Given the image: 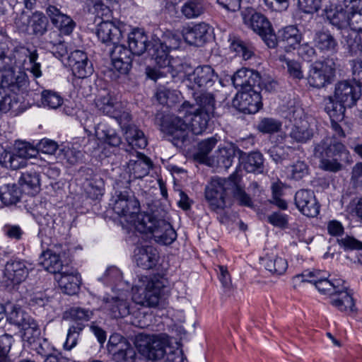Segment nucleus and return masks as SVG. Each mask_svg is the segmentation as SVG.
Listing matches in <instances>:
<instances>
[{
    "mask_svg": "<svg viewBox=\"0 0 362 362\" xmlns=\"http://www.w3.org/2000/svg\"><path fill=\"white\" fill-rule=\"evenodd\" d=\"M215 115L204 112L195 111L185 115V119L180 116H168L162 122V130L172 137V143L182 148L189 141V130L195 135L202 134L207 128L209 121Z\"/></svg>",
    "mask_w": 362,
    "mask_h": 362,
    "instance_id": "1",
    "label": "nucleus"
},
{
    "mask_svg": "<svg viewBox=\"0 0 362 362\" xmlns=\"http://www.w3.org/2000/svg\"><path fill=\"white\" fill-rule=\"evenodd\" d=\"M139 223H136V230L140 233H144L148 238L162 245L173 243L177 233L172 226L165 220L158 218L151 214H141Z\"/></svg>",
    "mask_w": 362,
    "mask_h": 362,
    "instance_id": "2",
    "label": "nucleus"
},
{
    "mask_svg": "<svg viewBox=\"0 0 362 362\" xmlns=\"http://www.w3.org/2000/svg\"><path fill=\"white\" fill-rule=\"evenodd\" d=\"M111 204L115 213L124 217L127 223L134 226L135 229L136 223H139L141 215L147 214L146 213H140L139 202L129 187L121 190L117 185Z\"/></svg>",
    "mask_w": 362,
    "mask_h": 362,
    "instance_id": "3",
    "label": "nucleus"
},
{
    "mask_svg": "<svg viewBox=\"0 0 362 362\" xmlns=\"http://www.w3.org/2000/svg\"><path fill=\"white\" fill-rule=\"evenodd\" d=\"M337 59L327 57L322 61L313 63L307 76L310 87L320 89L332 83L335 77Z\"/></svg>",
    "mask_w": 362,
    "mask_h": 362,
    "instance_id": "4",
    "label": "nucleus"
},
{
    "mask_svg": "<svg viewBox=\"0 0 362 362\" xmlns=\"http://www.w3.org/2000/svg\"><path fill=\"white\" fill-rule=\"evenodd\" d=\"M292 282L295 288L303 282L313 284L320 293L330 295L331 298L340 288L341 284H345L341 279L328 280L326 274L321 271H305L294 276Z\"/></svg>",
    "mask_w": 362,
    "mask_h": 362,
    "instance_id": "5",
    "label": "nucleus"
},
{
    "mask_svg": "<svg viewBox=\"0 0 362 362\" xmlns=\"http://www.w3.org/2000/svg\"><path fill=\"white\" fill-rule=\"evenodd\" d=\"M163 287V285L160 281L143 276L140 284L132 287V300L136 304L143 306L156 307L159 303Z\"/></svg>",
    "mask_w": 362,
    "mask_h": 362,
    "instance_id": "6",
    "label": "nucleus"
},
{
    "mask_svg": "<svg viewBox=\"0 0 362 362\" xmlns=\"http://www.w3.org/2000/svg\"><path fill=\"white\" fill-rule=\"evenodd\" d=\"M231 175L228 179L213 178L209 186L206 188L205 197L214 211L223 209L226 206V199L230 194Z\"/></svg>",
    "mask_w": 362,
    "mask_h": 362,
    "instance_id": "7",
    "label": "nucleus"
},
{
    "mask_svg": "<svg viewBox=\"0 0 362 362\" xmlns=\"http://www.w3.org/2000/svg\"><path fill=\"white\" fill-rule=\"evenodd\" d=\"M13 70L14 69H22L28 59L30 67L28 70L35 77L42 76L41 64L37 62L39 58L37 50L35 48L30 49L23 45L14 47L9 55Z\"/></svg>",
    "mask_w": 362,
    "mask_h": 362,
    "instance_id": "8",
    "label": "nucleus"
},
{
    "mask_svg": "<svg viewBox=\"0 0 362 362\" xmlns=\"http://www.w3.org/2000/svg\"><path fill=\"white\" fill-rule=\"evenodd\" d=\"M243 21L252 30L258 34L269 48L277 45V37L274 33L270 22L262 13L249 11L243 13Z\"/></svg>",
    "mask_w": 362,
    "mask_h": 362,
    "instance_id": "9",
    "label": "nucleus"
},
{
    "mask_svg": "<svg viewBox=\"0 0 362 362\" xmlns=\"http://www.w3.org/2000/svg\"><path fill=\"white\" fill-rule=\"evenodd\" d=\"M107 349L112 354V359L115 362H135L136 351L126 339L119 334L110 336Z\"/></svg>",
    "mask_w": 362,
    "mask_h": 362,
    "instance_id": "10",
    "label": "nucleus"
},
{
    "mask_svg": "<svg viewBox=\"0 0 362 362\" xmlns=\"http://www.w3.org/2000/svg\"><path fill=\"white\" fill-rule=\"evenodd\" d=\"M261 87L257 85L250 90H245L236 95L233 106L245 114H255L262 107Z\"/></svg>",
    "mask_w": 362,
    "mask_h": 362,
    "instance_id": "11",
    "label": "nucleus"
},
{
    "mask_svg": "<svg viewBox=\"0 0 362 362\" xmlns=\"http://www.w3.org/2000/svg\"><path fill=\"white\" fill-rule=\"evenodd\" d=\"M124 25L119 21L103 20L95 28V33L100 42L110 45L119 43L123 37Z\"/></svg>",
    "mask_w": 362,
    "mask_h": 362,
    "instance_id": "12",
    "label": "nucleus"
},
{
    "mask_svg": "<svg viewBox=\"0 0 362 362\" xmlns=\"http://www.w3.org/2000/svg\"><path fill=\"white\" fill-rule=\"evenodd\" d=\"M361 96L360 86L348 80L338 81L334 86V97L348 108L354 107Z\"/></svg>",
    "mask_w": 362,
    "mask_h": 362,
    "instance_id": "13",
    "label": "nucleus"
},
{
    "mask_svg": "<svg viewBox=\"0 0 362 362\" xmlns=\"http://www.w3.org/2000/svg\"><path fill=\"white\" fill-rule=\"evenodd\" d=\"M168 344L165 335H151L145 338L140 349L142 354L149 360H159L164 356Z\"/></svg>",
    "mask_w": 362,
    "mask_h": 362,
    "instance_id": "14",
    "label": "nucleus"
},
{
    "mask_svg": "<svg viewBox=\"0 0 362 362\" xmlns=\"http://www.w3.org/2000/svg\"><path fill=\"white\" fill-rule=\"evenodd\" d=\"M153 51V53L151 54L158 69H148L146 73L148 78L156 81L165 74L171 72V67L170 66V60L168 58L167 47L165 46L164 48L163 44L154 45Z\"/></svg>",
    "mask_w": 362,
    "mask_h": 362,
    "instance_id": "15",
    "label": "nucleus"
},
{
    "mask_svg": "<svg viewBox=\"0 0 362 362\" xmlns=\"http://www.w3.org/2000/svg\"><path fill=\"white\" fill-rule=\"evenodd\" d=\"M67 63L74 76L78 78H87L93 73V64L83 51L74 50L71 52L67 57Z\"/></svg>",
    "mask_w": 362,
    "mask_h": 362,
    "instance_id": "16",
    "label": "nucleus"
},
{
    "mask_svg": "<svg viewBox=\"0 0 362 362\" xmlns=\"http://www.w3.org/2000/svg\"><path fill=\"white\" fill-rule=\"evenodd\" d=\"M187 80L199 88L206 89L219 83L218 74L209 65L198 66L187 75Z\"/></svg>",
    "mask_w": 362,
    "mask_h": 362,
    "instance_id": "17",
    "label": "nucleus"
},
{
    "mask_svg": "<svg viewBox=\"0 0 362 362\" xmlns=\"http://www.w3.org/2000/svg\"><path fill=\"white\" fill-rule=\"evenodd\" d=\"M298 209L305 216L315 217L320 212V204L313 191L310 189L298 190L294 197Z\"/></svg>",
    "mask_w": 362,
    "mask_h": 362,
    "instance_id": "18",
    "label": "nucleus"
},
{
    "mask_svg": "<svg viewBox=\"0 0 362 362\" xmlns=\"http://www.w3.org/2000/svg\"><path fill=\"white\" fill-rule=\"evenodd\" d=\"M110 56L113 67L120 74H126L130 70L132 62V51L124 45L113 44Z\"/></svg>",
    "mask_w": 362,
    "mask_h": 362,
    "instance_id": "19",
    "label": "nucleus"
},
{
    "mask_svg": "<svg viewBox=\"0 0 362 362\" xmlns=\"http://www.w3.org/2000/svg\"><path fill=\"white\" fill-rule=\"evenodd\" d=\"M303 113L301 109L293 112V125L290 132L291 137L299 143H305L313 136V130L308 121L302 119Z\"/></svg>",
    "mask_w": 362,
    "mask_h": 362,
    "instance_id": "20",
    "label": "nucleus"
},
{
    "mask_svg": "<svg viewBox=\"0 0 362 362\" xmlns=\"http://www.w3.org/2000/svg\"><path fill=\"white\" fill-rule=\"evenodd\" d=\"M46 13L52 23L59 29L61 33L69 35L73 32L76 25L74 21L71 17L63 13L57 6L49 5L46 8Z\"/></svg>",
    "mask_w": 362,
    "mask_h": 362,
    "instance_id": "21",
    "label": "nucleus"
},
{
    "mask_svg": "<svg viewBox=\"0 0 362 362\" xmlns=\"http://www.w3.org/2000/svg\"><path fill=\"white\" fill-rule=\"evenodd\" d=\"M231 80L233 86L243 91L259 85L260 76L257 71L243 68L233 74Z\"/></svg>",
    "mask_w": 362,
    "mask_h": 362,
    "instance_id": "22",
    "label": "nucleus"
},
{
    "mask_svg": "<svg viewBox=\"0 0 362 362\" xmlns=\"http://www.w3.org/2000/svg\"><path fill=\"white\" fill-rule=\"evenodd\" d=\"M4 275L12 284H20L28 275L26 262L19 259H10L5 266Z\"/></svg>",
    "mask_w": 362,
    "mask_h": 362,
    "instance_id": "23",
    "label": "nucleus"
},
{
    "mask_svg": "<svg viewBox=\"0 0 362 362\" xmlns=\"http://www.w3.org/2000/svg\"><path fill=\"white\" fill-rule=\"evenodd\" d=\"M316 153H319L321 156L327 158H340L345 156L348 158L349 152L346 149L344 145L335 139L328 138L323 140L315 147Z\"/></svg>",
    "mask_w": 362,
    "mask_h": 362,
    "instance_id": "24",
    "label": "nucleus"
},
{
    "mask_svg": "<svg viewBox=\"0 0 362 362\" xmlns=\"http://www.w3.org/2000/svg\"><path fill=\"white\" fill-rule=\"evenodd\" d=\"M136 160L130 159L127 163V172L129 173L130 177L134 179H141L149 173L152 168L151 160L143 153L136 151Z\"/></svg>",
    "mask_w": 362,
    "mask_h": 362,
    "instance_id": "25",
    "label": "nucleus"
},
{
    "mask_svg": "<svg viewBox=\"0 0 362 362\" xmlns=\"http://www.w3.org/2000/svg\"><path fill=\"white\" fill-rule=\"evenodd\" d=\"M240 165L247 173L262 174L264 172L263 155L258 151H253L248 154L240 151Z\"/></svg>",
    "mask_w": 362,
    "mask_h": 362,
    "instance_id": "26",
    "label": "nucleus"
},
{
    "mask_svg": "<svg viewBox=\"0 0 362 362\" xmlns=\"http://www.w3.org/2000/svg\"><path fill=\"white\" fill-rule=\"evenodd\" d=\"M134 257L139 267L144 269H150L156 266L158 259V253L152 246H138L134 250Z\"/></svg>",
    "mask_w": 362,
    "mask_h": 362,
    "instance_id": "27",
    "label": "nucleus"
},
{
    "mask_svg": "<svg viewBox=\"0 0 362 362\" xmlns=\"http://www.w3.org/2000/svg\"><path fill=\"white\" fill-rule=\"evenodd\" d=\"M330 303L341 312L354 313L356 310L355 303L350 291L344 284L331 298Z\"/></svg>",
    "mask_w": 362,
    "mask_h": 362,
    "instance_id": "28",
    "label": "nucleus"
},
{
    "mask_svg": "<svg viewBox=\"0 0 362 362\" xmlns=\"http://www.w3.org/2000/svg\"><path fill=\"white\" fill-rule=\"evenodd\" d=\"M313 42L317 49L322 53H337L339 49L337 39L329 30L315 32Z\"/></svg>",
    "mask_w": 362,
    "mask_h": 362,
    "instance_id": "29",
    "label": "nucleus"
},
{
    "mask_svg": "<svg viewBox=\"0 0 362 362\" xmlns=\"http://www.w3.org/2000/svg\"><path fill=\"white\" fill-rule=\"evenodd\" d=\"M58 284L62 292L68 295H74L79 290L81 278L78 272L74 270L61 272L56 276Z\"/></svg>",
    "mask_w": 362,
    "mask_h": 362,
    "instance_id": "30",
    "label": "nucleus"
},
{
    "mask_svg": "<svg viewBox=\"0 0 362 362\" xmlns=\"http://www.w3.org/2000/svg\"><path fill=\"white\" fill-rule=\"evenodd\" d=\"M338 2L347 4L349 12V25L350 31L362 33V0H337Z\"/></svg>",
    "mask_w": 362,
    "mask_h": 362,
    "instance_id": "31",
    "label": "nucleus"
},
{
    "mask_svg": "<svg viewBox=\"0 0 362 362\" xmlns=\"http://www.w3.org/2000/svg\"><path fill=\"white\" fill-rule=\"evenodd\" d=\"M348 5L344 2H338L335 9L326 11V18L329 22L338 29L346 28L349 25Z\"/></svg>",
    "mask_w": 362,
    "mask_h": 362,
    "instance_id": "32",
    "label": "nucleus"
},
{
    "mask_svg": "<svg viewBox=\"0 0 362 362\" xmlns=\"http://www.w3.org/2000/svg\"><path fill=\"white\" fill-rule=\"evenodd\" d=\"M209 30L208 24L200 23L187 29L184 34V38L189 45L202 46L207 40Z\"/></svg>",
    "mask_w": 362,
    "mask_h": 362,
    "instance_id": "33",
    "label": "nucleus"
},
{
    "mask_svg": "<svg viewBox=\"0 0 362 362\" xmlns=\"http://www.w3.org/2000/svg\"><path fill=\"white\" fill-rule=\"evenodd\" d=\"M231 182L233 185L230 186V194L233 195L241 206L250 208L253 207L252 199L245 192L244 187L241 185V177L237 170L231 174Z\"/></svg>",
    "mask_w": 362,
    "mask_h": 362,
    "instance_id": "34",
    "label": "nucleus"
},
{
    "mask_svg": "<svg viewBox=\"0 0 362 362\" xmlns=\"http://www.w3.org/2000/svg\"><path fill=\"white\" fill-rule=\"evenodd\" d=\"M95 106L101 113L112 117L118 115L117 110L121 107V103L112 94L107 92L95 100Z\"/></svg>",
    "mask_w": 362,
    "mask_h": 362,
    "instance_id": "35",
    "label": "nucleus"
},
{
    "mask_svg": "<svg viewBox=\"0 0 362 362\" xmlns=\"http://www.w3.org/2000/svg\"><path fill=\"white\" fill-rule=\"evenodd\" d=\"M148 37L141 30H134L128 35L129 49L134 55H141L148 49Z\"/></svg>",
    "mask_w": 362,
    "mask_h": 362,
    "instance_id": "36",
    "label": "nucleus"
},
{
    "mask_svg": "<svg viewBox=\"0 0 362 362\" xmlns=\"http://www.w3.org/2000/svg\"><path fill=\"white\" fill-rule=\"evenodd\" d=\"M124 134L131 149L144 148L147 146V139L144 132L135 125H127Z\"/></svg>",
    "mask_w": 362,
    "mask_h": 362,
    "instance_id": "37",
    "label": "nucleus"
},
{
    "mask_svg": "<svg viewBox=\"0 0 362 362\" xmlns=\"http://www.w3.org/2000/svg\"><path fill=\"white\" fill-rule=\"evenodd\" d=\"M192 96L197 105L199 107V109L197 110V111L215 115L216 101L215 95L213 93L208 91L194 92L192 93Z\"/></svg>",
    "mask_w": 362,
    "mask_h": 362,
    "instance_id": "38",
    "label": "nucleus"
},
{
    "mask_svg": "<svg viewBox=\"0 0 362 362\" xmlns=\"http://www.w3.org/2000/svg\"><path fill=\"white\" fill-rule=\"evenodd\" d=\"M21 189L16 183H8L0 187V201L4 206L16 204L21 199Z\"/></svg>",
    "mask_w": 362,
    "mask_h": 362,
    "instance_id": "39",
    "label": "nucleus"
},
{
    "mask_svg": "<svg viewBox=\"0 0 362 362\" xmlns=\"http://www.w3.org/2000/svg\"><path fill=\"white\" fill-rule=\"evenodd\" d=\"M105 309L110 310L112 317H124L130 314L129 303L119 297L107 298L105 303Z\"/></svg>",
    "mask_w": 362,
    "mask_h": 362,
    "instance_id": "40",
    "label": "nucleus"
},
{
    "mask_svg": "<svg viewBox=\"0 0 362 362\" xmlns=\"http://www.w3.org/2000/svg\"><path fill=\"white\" fill-rule=\"evenodd\" d=\"M230 49L244 60L250 59L254 54L252 45L235 35H230Z\"/></svg>",
    "mask_w": 362,
    "mask_h": 362,
    "instance_id": "41",
    "label": "nucleus"
},
{
    "mask_svg": "<svg viewBox=\"0 0 362 362\" xmlns=\"http://www.w3.org/2000/svg\"><path fill=\"white\" fill-rule=\"evenodd\" d=\"M206 10L205 0H187L181 6L180 12L187 19L197 18Z\"/></svg>",
    "mask_w": 362,
    "mask_h": 362,
    "instance_id": "42",
    "label": "nucleus"
},
{
    "mask_svg": "<svg viewBox=\"0 0 362 362\" xmlns=\"http://www.w3.org/2000/svg\"><path fill=\"white\" fill-rule=\"evenodd\" d=\"M261 261L265 269L273 275H282L288 268L286 260L278 256L267 255L262 258Z\"/></svg>",
    "mask_w": 362,
    "mask_h": 362,
    "instance_id": "43",
    "label": "nucleus"
},
{
    "mask_svg": "<svg viewBox=\"0 0 362 362\" xmlns=\"http://www.w3.org/2000/svg\"><path fill=\"white\" fill-rule=\"evenodd\" d=\"M344 46L351 56H358L362 53V40L360 32L345 30L342 33Z\"/></svg>",
    "mask_w": 362,
    "mask_h": 362,
    "instance_id": "44",
    "label": "nucleus"
},
{
    "mask_svg": "<svg viewBox=\"0 0 362 362\" xmlns=\"http://www.w3.org/2000/svg\"><path fill=\"white\" fill-rule=\"evenodd\" d=\"M42 258L41 264L49 272L60 274L63 272V263L60 253L47 250L42 253Z\"/></svg>",
    "mask_w": 362,
    "mask_h": 362,
    "instance_id": "45",
    "label": "nucleus"
},
{
    "mask_svg": "<svg viewBox=\"0 0 362 362\" xmlns=\"http://www.w3.org/2000/svg\"><path fill=\"white\" fill-rule=\"evenodd\" d=\"M346 108L348 106H345V104L335 100L334 95L328 96L325 100V110L331 120L341 121L344 117Z\"/></svg>",
    "mask_w": 362,
    "mask_h": 362,
    "instance_id": "46",
    "label": "nucleus"
},
{
    "mask_svg": "<svg viewBox=\"0 0 362 362\" xmlns=\"http://www.w3.org/2000/svg\"><path fill=\"white\" fill-rule=\"evenodd\" d=\"M18 103L17 95L13 89L0 84V112L6 113Z\"/></svg>",
    "mask_w": 362,
    "mask_h": 362,
    "instance_id": "47",
    "label": "nucleus"
},
{
    "mask_svg": "<svg viewBox=\"0 0 362 362\" xmlns=\"http://www.w3.org/2000/svg\"><path fill=\"white\" fill-rule=\"evenodd\" d=\"M278 38L290 47L295 49L301 41L302 35L294 25L286 26L279 31Z\"/></svg>",
    "mask_w": 362,
    "mask_h": 362,
    "instance_id": "48",
    "label": "nucleus"
},
{
    "mask_svg": "<svg viewBox=\"0 0 362 362\" xmlns=\"http://www.w3.org/2000/svg\"><path fill=\"white\" fill-rule=\"evenodd\" d=\"M18 183L24 189L31 190L32 194L37 193L40 189V175L35 170H27L21 174Z\"/></svg>",
    "mask_w": 362,
    "mask_h": 362,
    "instance_id": "49",
    "label": "nucleus"
},
{
    "mask_svg": "<svg viewBox=\"0 0 362 362\" xmlns=\"http://www.w3.org/2000/svg\"><path fill=\"white\" fill-rule=\"evenodd\" d=\"M218 142L216 136H211L202 140L198 144L197 152L195 154V158L200 163L209 165V158L208 155L216 146Z\"/></svg>",
    "mask_w": 362,
    "mask_h": 362,
    "instance_id": "50",
    "label": "nucleus"
},
{
    "mask_svg": "<svg viewBox=\"0 0 362 362\" xmlns=\"http://www.w3.org/2000/svg\"><path fill=\"white\" fill-rule=\"evenodd\" d=\"M6 310H8V319L11 324L18 327L25 326L26 323L33 320V318L16 305L8 304L6 307Z\"/></svg>",
    "mask_w": 362,
    "mask_h": 362,
    "instance_id": "51",
    "label": "nucleus"
},
{
    "mask_svg": "<svg viewBox=\"0 0 362 362\" xmlns=\"http://www.w3.org/2000/svg\"><path fill=\"white\" fill-rule=\"evenodd\" d=\"M23 330L22 339L24 341V346L30 347L36 341L40 340V331L38 328L37 322L33 319L28 323L21 327Z\"/></svg>",
    "mask_w": 362,
    "mask_h": 362,
    "instance_id": "52",
    "label": "nucleus"
},
{
    "mask_svg": "<svg viewBox=\"0 0 362 362\" xmlns=\"http://www.w3.org/2000/svg\"><path fill=\"white\" fill-rule=\"evenodd\" d=\"M48 36L49 40L47 42L52 45V53L56 58L62 59L68 54L67 47L64 42L61 40L57 31L50 32Z\"/></svg>",
    "mask_w": 362,
    "mask_h": 362,
    "instance_id": "53",
    "label": "nucleus"
},
{
    "mask_svg": "<svg viewBox=\"0 0 362 362\" xmlns=\"http://www.w3.org/2000/svg\"><path fill=\"white\" fill-rule=\"evenodd\" d=\"M47 18L42 13L36 11L30 17V27L34 35L42 36L47 30Z\"/></svg>",
    "mask_w": 362,
    "mask_h": 362,
    "instance_id": "54",
    "label": "nucleus"
},
{
    "mask_svg": "<svg viewBox=\"0 0 362 362\" xmlns=\"http://www.w3.org/2000/svg\"><path fill=\"white\" fill-rule=\"evenodd\" d=\"M87 180L86 192L88 196L93 199H98L104 192V182L101 177L95 175L93 177H85Z\"/></svg>",
    "mask_w": 362,
    "mask_h": 362,
    "instance_id": "55",
    "label": "nucleus"
},
{
    "mask_svg": "<svg viewBox=\"0 0 362 362\" xmlns=\"http://www.w3.org/2000/svg\"><path fill=\"white\" fill-rule=\"evenodd\" d=\"M98 139L110 146H119L122 142L121 137L116 133L115 130L107 127L98 129L96 132Z\"/></svg>",
    "mask_w": 362,
    "mask_h": 362,
    "instance_id": "56",
    "label": "nucleus"
},
{
    "mask_svg": "<svg viewBox=\"0 0 362 362\" xmlns=\"http://www.w3.org/2000/svg\"><path fill=\"white\" fill-rule=\"evenodd\" d=\"M84 327L85 326L82 323H76L69 327L66 341L64 343L65 350L70 351L76 346L78 337Z\"/></svg>",
    "mask_w": 362,
    "mask_h": 362,
    "instance_id": "57",
    "label": "nucleus"
},
{
    "mask_svg": "<svg viewBox=\"0 0 362 362\" xmlns=\"http://www.w3.org/2000/svg\"><path fill=\"white\" fill-rule=\"evenodd\" d=\"M13 152L25 160L34 158L37 155V151L35 146L28 142L22 141H18L15 143Z\"/></svg>",
    "mask_w": 362,
    "mask_h": 362,
    "instance_id": "58",
    "label": "nucleus"
},
{
    "mask_svg": "<svg viewBox=\"0 0 362 362\" xmlns=\"http://www.w3.org/2000/svg\"><path fill=\"white\" fill-rule=\"evenodd\" d=\"M37 222L40 225V234L45 233L46 235L52 237L54 235L57 223L52 216L47 214L45 216H40L37 218Z\"/></svg>",
    "mask_w": 362,
    "mask_h": 362,
    "instance_id": "59",
    "label": "nucleus"
},
{
    "mask_svg": "<svg viewBox=\"0 0 362 362\" xmlns=\"http://www.w3.org/2000/svg\"><path fill=\"white\" fill-rule=\"evenodd\" d=\"M279 60L286 64L287 71L291 77L297 79L303 78V73L299 62L290 59L284 55H280ZM284 67L286 68L284 65Z\"/></svg>",
    "mask_w": 362,
    "mask_h": 362,
    "instance_id": "60",
    "label": "nucleus"
},
{
    "mask_svg": "<svg viewBox=\"0 0 362 362\" xmlns=\"http://www.w3.org/2000/svg\"><path fill=\"white\" fill-rule=\"evenodd\" d=\"M10 73L11 79L9 85L6 86V87L12 88L13 91L15 92L16 88L20 90L27 86L28 76L22 69H14L13 71H10Z\"/></svg>",
    "mask_w": 362,
    "mask_h": 362,
    "instance_id": "61",
    "label": "nucleus"
},
{
    "mask_svg": "<svg viewBox=\"0 0 362 362\" xmlns=\"http://www.w3.org/2000/svg\"><path fill=\"white\" fill-rule=\"evenodd\" d=\"M41 102L45 107L56 109L61 106L63 99L57 93L51 90H44L41 95Z\"/></svg>",
    "mask_w": 362,
    "mask_h": 362,
    "instance_id": "62",
    "label": "nucleus"
},
{
    "mask_svg": "<svg viewBox=\"0 0 362 362\" xmlns=\"http://www.w3.org/2000/svg\"><path fill=\"white\" fill-rule=\"evenodd\" d=\"M281 128V122L274 118H264L258 124L257 129L264 134H273Z\"/></svg>",
    "mask_w": 362,
    "mask_h": 362,
    "instance_id": "63",
    "label": "nucleus"
},
{
    "mask_svg": "<svg viewBox=\"0 0 362 362\" xmlns=\"http://www.w3.org/2000/svg\"><path fill=\"white\" fill-rule=\"evenodd\" d=\"M33 350L36 354L41 357L46 358L54 352V349L45 339H40L36 341L33 345L29 347Z\"/></svg>",
    "mask_w": 362,
    "mask_h": 362,
    "instance_id": "64",
    "label": "nucleus"
}]
</instances>
